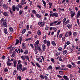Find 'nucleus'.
<instances>
[{"instance_id": "f257e3e1", "label": "nucleus", "mask_w": 80, "mask_h": 80, "mask_svg": "<svg viewBox=\"0 0 80 80\" xmlns=\"http://www.w3.org/2000/svg\"><path fill=\"white\" fill-rule=\"evenodd\" d=\"M17 68L18 70H19V71L21 72V71H22V65L20 64L18 65V64H17Z\"/></svg>"}, {"instance_id": "f03ea898", "label": "nucleus", "mask_w": 80, "mask_h": 80, "mask_svg": "<svg viewBox=\"0 0 80 80\" xmlns=\"http://www.w3.org/2000/svg\"><path fill=\"white\" fill-rule=\"evenodd\" d=\"M38 44H39V41L37 40L36 42H35V44H34V46L35 48V50H38V48H36L39 47V46L38 45Z\"/></svg>"}, {"instance_id": "7ed1b4c3", "label": "nucleus", "mask_w": 80, "mask_h": 80, "mask_svg": "<svg viewBox=\"0 0 80 80\" xmlns=\"http://www.w3.org/2000/svg\"><path fill=\"white\" fill-rule=\"evenodd\" d=\"M54 16L55 17H58V14L57 13H54L52 14V17H53Z\"/></svg>"}, {"instance_id": "20e7f679", "label": "nucleus", "mask_w": 80, "mask_h": 80, "mask_svg": "<svg viewBox=\"0 0 80 80\" xmlns=\"http://www.w3.org/2000/svg\"><path fill=\"white\" fill-rule=\"evenodd\" d=\"M13 63L14 64V67H16V66L17 65H16L17 64V62L16 61H14L13 62Z\"/></svg>"}, {"instance_id": "39448f33", "label": "nucleus", "mask_w": 80, "mask_h": 80, "mask_svg": "<svg viewBox=\"0 0 80 80\" xmlns=\"http://www.w3.org/2000/svg\"><path fill=\"white\" fill-rule=\"evenodd\" d=\"M63 78L65 80H69V79L67 76L64 75Z\"/></svg>"}, {"instance_id": "423d86ee", "label": "nucleus", "mask_w": 80, "mask_h": 80, "mask_svg": "<svg viewBox=\"0 0 80 80\" xmlns=\"http://www.w3.org/2000/svg\"><path fill=\"white\" fill-rule=\"evenodd\" d=\"M37 60L40 63L42 62V60L40 58H37Z\"/></svg>"}, {"instance_id": "0eeeda50", "label": "nucleus", "mask_w": 80, "mask_h": 80, "mask_svg": "<svg viewBox=\"0 0 80 80\" xmlns=\"http://www.w3.org/2000/svg\"><path fill=\"white\" fill-rule=\"evenodd\" d=\"M42 50L43 51V52H44V51H45V45L43 44L42 46Z\"/></svg>"}, {"instance_id": "6e6552de", "label": "nucleus", "mask_w": 80, "mask_h": 80, "mask_svg": "<svg viewBox=\"0 0 80 80\" xmlns=\"http://www.w3.org/2000/svg\"><path fill=\"white\" fill-rule=\"evenodd\" d=\"M4 23V22H5V19L4 18H2L1 20V23Z\"/></svg>"}, {"instance_id": "1a4fd4ad", "label": "nucleus", "mask_w": 80, "mask_h": 80, "mask_svg": "<svg viewBox=\"0 0 80 80\" xmlns=\"http://www.w3.org/2000/svg\"><path fill=\"white\" fill-rule=\"evenodd\" d=\"M3 14L4 16H6V17H8V16H9L8 13H7L6 12L3 13Z\"/></svg>"}, {"instance_id": "9d476101", "label": "nucleus", "mask_w": 80, "mask_h": 80, "mask_svg": "<svg viewBox=\"0 0 80 80\" xmlns=\"http://www.w3.org/2000/svg\"><path fill=\"white\" fill-rule=\"evenodd\" d=\"M72 24H68L67 27H68V28L69 29H70L71 28H72Z\"/></svg>"}, {"instance_id": "9b49d317", "label": "nucleus", "mask_w": 80, "mask_h": 80, "mask_svg": "<svg viewBox=\"0 0 80 80\" xmlns=\"http://www.w3.org/2000/svg\"><path fill=\"white\" fill-rule=\"evenodd\" d=\"M3 26L5 27H7L8 25H7V23L6 22H4L3 23Z\"/></svg>"}, {"instance_id": "f8f14e48", "label": "nucleus", "mask_w": 80, "mask_h": 80, "mask_svg": "<svg viewBox=\"0 0 80 80\" xmlns=\"http://www.w3.org/2000/svg\"><path fill=\"white\" fill-rule=\"evenodd\" d=\"M12 8L13 12H15V8H16V7L15 5L13 6L12 7Z\"/></svg>"}, {"instance_id": "ddd939ff", "label": "nucleus", "mask_w": 80, "mask_h": 80, "mask_svg": "<svg viewBox=\"0 0 80 80\" xmlns=\"http://www.w3.org/2000/svg\"><path fill=\"white\" fill-rule=\"evenodd\" d=\"M22 48L23 49H24V48H25L26 46L25 43H22Z\"/></svg>"}, {"instance_id": "4468645a", "label": "nucleus", "mask_w": 80, "mask_h": 80, "mask_svg": "<svg viewBox=\"0 0 80 80\" xmlns=\"http://www.w3.org/2000/svg\"><path fill=\"white\" fill-rule=\"evenodd\" d=\"M52 43L53 46H54V47L56 46V44L55 43V42L54 41H52Z\"/></svg>"}, {"instance_id": "2eb2a0df", "label": "nucleus", "mask_w": 80, "mask_h": 80, "mask_svg": "<svg viewBox=\"0 0 80 80\" xmlns=\"http://www.w3.org/2000/svg\"><path fill=\"white\" fill-rule=\"evenodd\" d=\"M9 29L11 32H13V29L12 27H10L9 28Z\"/></svg>"}, {"instance_id": "dca6fc26", "label": "nucleus", "mask_w": 80, "mask_h": 80, "mask_svg": "<svg viewBox=\"0 0 80 80\" xmlns=\"http://www.w3.org/2000/svg\"><path fill=\"white\" fill-rule=\"evenodd\" d=\"M2 6L4 8H5V9H7V8H8L7 5H6L5 4H3L2 5Z\"/></svg>"}, {"instance_id": "f3484780", "label": "nucleus", "mask_w": 80, "mask_h": 80, "mask_svg": "<svg viewBox=\"0 0 80 80\" xmlns=\"http://www.w3.org/2000/svg\"><path fill=\"white\" fill-rule=\"evenodd\" d=\"M18 43H19V40H18V39H16V45H18Z\"/></svg>"}, {"instance_id": "a211bd4d", "label": "nucleus", "mask_w": 80, "mask_h": 80, "mask_svg": "<svg viewBox=\"0 0 80 80\" xmlns=\"http://www.w3.org/2000/svg\"><path fill=\"white\" fill-rule=\"evenodd\" d=\"M75 15V13L73 12V13H71V16L72 18H73V16Z\"/></svg>"}, {"instance_id": "6ab92c4d", "label": "nucleus", "mask_w": 80, "mask_h": 80, "mask_svg": "<svg viewBox=\"0 0 80 80\" xmlns=\"http://www.w3.org/2000/svg\"><path fill=\"white\" fill-rule=\"evenodd\" d=\"M36 17H38V18H41V15L37 14H36Z\"/></svg>"}, {"instance_id": "aec40b11", "label": "nucleus", "mask_w": 80, "mask_h": 80, "mask_svg": "<svg viewBox=\"0 0 80 80\" xmlns=\"http://www.w3.org/2000/svg\"><path fill=\"white\" fill-rule=\"evenodd\" d=\"M4 32L6 34H7L8 33V32H7V30L6 29H4Z\"/></svg>"}, {"instance_id": "412c9836", "label": "nucleus", "mask_w": 80, "mask_h": 80, "mask_svg": "<svg viewBox=\"0 0 80 80\" xmlns=\"http://www.w3.org/2000/svg\"><path fill=\"white\" fill-rule=\"evenodd\" d=\"M67 66V67H68V68H72V65L70 64H68Z\"/></svg>"}, {"instance_id": "4be33fe9", "label": "nucleus", "mask_w": 80, "mask_h": 80, "mask_svg": "<svg viewBox=\"0 0 80 80\" xmlns=\"http://www.w3.org/2000/svg\"><path fill=\"white\" fill-rule=\"evenodd\" d=\"M70 22V21L69 20H67L65 23L64 24L65 25H66V24H67V23H69V22Z\"/></svg>"}, {"instance_id": "5701e85b", "label": "nucleus", "mask_w": 80, "mask_h": 80, "mask_svg": "<svg viewBox=\"0 0 80 80\" xmlns=\"http://www.w3.org/2000/svg\"><path fill=\"white\" fill-rule=\"evenodd\" d=\"M67 53V50H66L63 52L62 53L63 55H65V54H66Z\"/></svg>"}, {"instance_id": "b1692460", "label": "nucleus", "mask_w": 80, "mask_h": 80, "mask_svg": "<svg viewBox=\"0 0 80 80\" xmlns=\"http://www.w3.org/2000/svg\"><path fill=\"white\" fill-rule=\"evenodd\" d=\"M17 79H19V80H22V77L20 76H18L17 78Z\"/></svg>"}, {"instance_id": "393cba45", "label": "nucleus", "mask_w": 80, "mask_h": 80, "mask_svg": "<svg viewBox=\"0 0 80 80\" xmlns=\"http://www.w3.org/2000/svg\"><path fill=\"white\" fill-rule=\"evenodd\" d=\"M50 41H48L47 42V45L48 47H49V46L50 45Z\"/></svg>"}, {"instance_id": "a878e982", "label": "nucleus", "mask_w": 80, "mask_h": 80, "mask_svg": "<svg viewBox=\"0 0 80 80\" xmlns=\"http://www.w3.org/2000/svg\"><path fill=\"white\" fill-rule=\"evenodd\" d=\"M43 4H44V7H46V2H45V1H43V2H42Z\"/></svg>"}, {"instance_id": "bb28decb", "label": "nucleus", "mask_w": 80, "mask_h": 80, "mask_svg": "<svg viewBox=\"0 0 80 80\" xmlns=\"http://www.w3.org/2000/svg\"><path fill=\"white\" fill-rule=\"evenodd\" d=\"M25 70H27V68H22V72H24V71H25Z\"/></svg>"}, {"instance_id": "cd10ccee", "label": "nucleus", "mask_w": 80, "mask_h": 80, "mask_svg": "<svg viewBox=\"0 0 80 80\" xmlns=\"http://www.w3.org/2000/svg\"><path fill=\"white\" fill-rule=\"evenodd\" d=\"M12 62H11L10 63H9L8 62H7V65H8V66H10L11 65H12Z\"/></svg>"}, {"instance_id": "c85d7f7f", "label": "nucleus", "mask_w": 80, "mask_h": 80, "mask_svg": "<svg viewBox=\"0 0 80 80\" xmlns=\"http://www.w3.org/2000/svg\"><path fill=\"white\" fill-rule=\"evenodd\" d=\"M80 11H78L77 17H80Z\"/></svg>"}, {"instance_id": "c756f323", "label": "nucleus", "mask_w": 80, "mask_h": 80, "mask_svg": "<svg viewBox=\"0 0 80 80\" xmlns=\"http://www.w3.org/2000/svg\"><path fill=\"white\" fill-rule=\"evenodd\" d=\"M48 4H49V5L50 6L49 7V8H51V7H52V3L50 2H49Z\"/></svg>"}, {"instance_id": "7c9ffc66", "label": "nucleus", "mask_w": 80, "mask_h": 80, "mask_svg": "<svg viewBox=\"0 0 80 80\" xmlns=\"http://www.w3.org/2000/svg\"><path fill=\"white\" fill-rule=\"evenodd\" d=\"M59 61H61V62H63V60L62 59V57H60L59 58Z\"/></svg>"}, {"instance_id": "2f4dec72", "label": "nucleus", "mask_w": 80, "mask_h": 80, "mask_svg": "<svg viewBox=\"0 0 80 80\" xmlns=\"http://www.w3.org/2000/svg\"><path fill=\"white\" fill-rule=\"evenodd\" d=\"M36 48H38L39 51H41V48H40V46H39Z\"/></svg>"}, {"instance_id": "473e14b6", "label": "nucleus", "mask_w": 80, "mask_h": 80, "mask_svg": "<svg viewBox=\"0 0 80 80\" xmlns=\"http://www.w3.org/2000/svg\"><path fill=\"white\" fill-rule=\"evenodd\" d=\"M41 31H38V34L39 35H41Z\"/></svg>"}, {"instance_id": "72a5a7b5", "label": "nucleus", "mask_w": 80, "mask_h": 80, "mask_svg": "<svg viewBox=\"0 0 80 80\" xmlns=\"http://www.w3.org/2000/svg\"><path fill=\"white\" fill-rule=\"evenodd\" d=\"M59 74H61V75H63V72L62 71H60L59 72Z\"/></svg>"}, {"instance_id": "f704fd0d", "label": "nucleus", "mask_w": 80, "mask_h": 80, "mask_svg": "<svg viewBox=\"0 0 80 80\" xmlns=\"http://www.w3.org/2000/svg\"><path fill=\"white\" fill-rule=\"evenodd\" d=\"M55 24V22H54L50 23V27H51V26H53V24Z\"/></svg>"}, {"instance_id": "c9c22d12", "label": "nucleus", "mask_w": 80, "mask_h": 80, "mask_svg": "<svg viewBox=\"0 0 80 80\" xmlns=\"http://www.w3.org/2000/svg\"><path fill=\"white\" fill-rule=\"evenodd\" d=\"M25 32H26V29H24L22 31V34H23V33H24Z\"/></svg>"}, {"instance_id": "e433bc0d", "label": "nucleus", "mask_w": 80, "mask_h": 80, "mask_svg": "<svg viewBox=\"0 0 80 80\" xmlns=\"http://www.w3.org/2000/svg\"><path fill=\"white\" fill-rule=\"evenodd\" d=\"M45 24V22H43L41 24L42 27H43V26H44V24Z\"/></svg>"}, {"instance_id": "4c0bfd02", "label": "nucleus", "mask_w": 80, "mask_h": 80, "mask_svg": "<svg viewBox=\"0 0 80 80\" xmlns=\"http://www.w3.org/2000/svg\"><path fill=\"white\" fill-rule=\"evenodd\" d=\"M21 58L23 60H25V58H24V56H21Z\"/></svg>"}, {"instance_id": "58836bf2", "label": "nucleus", "mask_w": 80, "mask_h": 80, "mask_svg": "<svg viewBox=\"0 0 80 80\" xmlns=\"http://www.w3.org/2000/svg\"><path fill=\"white\" fill-rule=\"evenodd\" d=\"M36 65L38 67H39V68H40V64L38 63H36Z\"/></svg>"}, {"instance_id": "ea45409f", "label": "nucleus", "mask_w": 80, "mask_h": 80, "mask_svg": "<svg viewBox=\"0 0 80 80\" xmlns=\"http://www.w3.org/2000/svg\"><path fill=\"white\" fill-rule=\"evenodd\" d=\"M48 69L49 70H52V66L50 65L48 67Z\"/></svg>"}, {"instance_id": "a19ab883", "label": "nucleus", "mask_w": 80, "mask_h": 80, "mask_svg": "<svg viewBox=\"0 0 80 80\" xmlns=\"http://www.w3.org/2000/svg\"><path fill=\"white\" fill-rule=\"evenodd\" d=\"M18 7H19V8H22V5L20 4H18Z\"/></svg>"}, {"instance_id": "79ce46f5", "label": "nucleus", "mask_w": 80, "mask_h": 80, "mask_svg": "<svg viewBox=\"0 0 80 80\" xmlns=\"http://www.w3.org/2000/svg\"><path fill=\"white\" fill-rule=\"evenodd\" d=\"M4 71L5 72H8V69L7 68H6L4 70Z\"/></svg>"}, {"instance_id": "37998d69", "label": "nucleus", "mask_w": 80, "mask_h": 80, "mask_svg": "<svg viewBox=\"0 0 80 80\" xmlns=\"http://www.w3.org/2000/svg\"><path fill=\"white\" fill-rule=\"evenodd\" d=\"M26 58L28 60V62H29V58L28 56H25Z\"/></svg>"}, {"instance_id": "c03bdc74", "label": "nucleus", "mask_w": 80, "mask_h": 80, "mask_svg": "<svg viewBox=\"0 0 80 80\" xmlns=\"http://www.w3.org/2000/svg\"><path fill=\"white\" fill-rule=\"evenodd\" d=\"M42 21H40L38 22V25H41V24H42Z\"/></svg>"}, {"instance_id": "a18cd8bd", "label": "nucleus", "mask_w": 80, "mask_h": 80, "mask_svg": "<svg viewBox=\"0 0 80 80\" xmlns=\"http://www.w3.org/2000/svg\"><path fill=\"white\" fill-rule=\"evenodd\" d=\"M17 70H15L14 72H13V75H15V74H16V73H17Z\"/></svg>"}, {"instance_id": "49530a36", "label": "nucleus", "mask_w": 80, "mask_h": 80, "mask_svg": "<svg viewBox=\"0 0 80 80\" xmlns=\"http://www.w3.org/2000/svg\"><path fill=\"white\" fill-rule=\"evenodd\" d=\"M22 13H23V11H20L19 12V15H22Z\"/></svg>"}, {"instance_id": "de8ad7c7", "label": "nucleus", "mask_w": 80, "mask_h": 80, "mask_svg": "<svg viewBox=\"0 0 80 80\" xmlns=\"http://www.w3.org/2000/svg\"><path fill=\"white\" fill-rule=\"evenodd\" d=\"M66 44L67 45H70V41H68L67 42H66Z\"/></svg>"}, {"instance_id": "09e8293b", "label": "nucleus", "mask_w": 80, "mask_h": 80, "mask_svg": "<svg viewBox=\"0 0 80 80\" xmlns=\"http://www.w3.org/2000/svg\"><path fill=\"white\" fill-rule=\"evenodd\" d=\"M65 21H66V18H64L63 19V23H64L65 22Z\"/></svg>"}, {"instance_id": "8fccbe9b", "label": "nucleus", "mask_w": 80, "mask_h": 80, "mask_svg": "<svg viewBox=\"0 0 80 80\" xmlns=\"http://www.w3.org/2000/svg\"><path fill=\"white\" fill-rule=\"evenodd\" d=\"M28 53V51H25L24 53V54H25L26 55Z\"/></svg>"}, {"instance_id": "3c124183", "label": "nucleus", "mask_w": 80, "mask_h": 80, "mask_svg": "<svg viewBox=\"0 0 80 80\" xmlns=\"http://www.w3.org/2000/svg\"><path fill=\"white\" fill-rule=\"evenodd\" d=\"M51 61L52 62H53V63H54V62H55V61L54 60V59L53 58H52L51 59Z\"/></svg>"}, {"instance_id": "603ef678", "label": "nucleus", "mask_w": 80, "mask_h": 80, "mask_svg": "<svg viewBox=\"0 0 80 80\" xmlns=\"http://www.w3.org/2000/svg\"><path fill=\"white\" fill-rule=\"evenodd\" d=\"M58 50H59V51H62V48H59L58 49Z\"/></svg>"}, {"instance_id": "864d4df0", "label": "nucleus", "mask_w": 80, "mask_h": 80, "mask_svg": "<svg viewBox=\"0 0 80 80\" xmlns=\"http://www.w3.org/2000/svg\"><path fill=\"white\" fill-rule=\"evenodd\" d=\"M40 77H41V78H42V79H45V78L44 77H43V75H41L40 76Z\"/></svg>"}, {"instance_id": "5fc2aeb1", "label": "nucleus", "mask_w": 80, "mask_h": 80, "mask_svg": "<svg viewBox=\"0 0 80 80\" xmlns=\"http://www.w3.org/2000/svg\"><path fill=\"white\" fill-rule=\"evenodd\" d=\"M77 23L78 25H80V22H79V19H77Z\"/></svg>"}, {"instance_id": "6e6d98bb", "label": "nucleus", "mask_w": 80, "mask_h": 80, "mask_svg": "<svg viewBox=\"0 0 80 80\" xmlns=\"http://www.w3.org/2000/svg\"><path fill=\"white\" fill-rule=\"evenodd\" d=\"M68 33L69 36H70L72 35V32L69 31Z\"/></svg>"}, {"instance_id": "4d7b16f0", "label": "nucleus", "mask_w": 80, "mask_h": 80, "mask_svg": "<svg viewBox=\"0 0 80 80\" xmlns=\"http://www.w3.org/2000/svg\"><path fill=\"white\" fill-rule=\"evenodd\" d=\"M73 35L74 36H76V35H77V32H74Z\"/></svg>"}, {"instance_id": "13d9d810", "label": "nucleus", "mask_w": 80, "mask_h": 80, "mask_svg": "<svg viewBox=\"0 0 80 80\" xmlns=\"http://www.w3.org/2000/svg\"><path fill=\"white\" fill-rule=\"evenodd\" d=\"M15 56V54H12V56H11V57H12V58L14 57Z\"/></svg>"}, {"instance_id": "bf43d9fd", "label": "nucleus", "mask_w": 80, "mask_h": 80, "mask_svg": "<svg viewBox=\"0 0 80 80\" xmlns=\"http://www.w3.org/2000/svg\"><path fill=\"white\" fill-rule=\"evenodd\" d=\"M24 65H27V62L26 61H24Z\"/></svg>"}, {"instance_id": "052dcab7", "label": "nucleus", "mask_w": 80, "mask_h": 80, "mask_svg": "<svg viewBox=\"0 0 80 80\" xmlns=\"http://www.w3.org/2000/svg\"><path fill=\"white\" fill-rule=\"evenodd\" d=\"M52 30H55V31H56V30H57V28H56L53 27L52 28Z\"/></svg>"}, {"instance_id": "680f3d73", "label": "nucleus", "mask_w": 80, "mask_h": 80, "mask_svg": "<svg viewBox=\"0 0 80 80\" xmlns=\"http://www.w3.org/2000/svg\"><path fill=\"white\" fill-rule=\"evenodd\" d=\"M62 36H63V35L62 34H60L59 36V38H62Z\"/></svg>"}, {"instance_id": "e2e57ef3", "label": "nucleus", "mask_w": 80, "mask_h": 80, "mask_svg": "<svg viewBox=\"0 0 80 80\" xmlns=\"http://www.w3.org/2000/svg\"><path fill=\"white\" fill-rule=\"evenodd\" d=\"M32 13H36V11L35 10H32Z\"/></svg>"}, {"instance_id": "0e129e2a", "label": "nucleus", "mask_w": 80, "mask_h": 80, "mask_svg": "<svg viewBox=\"0 0 80 80\" xmlns=\"http://www.w3.org/2000/svg\"><path fill=\"white\" fill-rule=\"evenodd\" d=\"M56 70H58V69H60V67H57L55 68Z\"/></svg>"}, {"instance_id": "69168bd1", "label": "nucleus", "mask_w": 80, "mask_h": 80, "mask_svg": "<svg viewBox=\"0 0 80 80\" xmlns=\"http://www.w3.org/2000/svg\"><path fill=\"white\" fill-rule=\"evenodd\" d=\"M2 58V59H3V60L5 59V56H3Z\"/></svg>"}, {"instance_id": "338daca9", "label": "nucleus", "mask_w": 80, "mask_h": 80, "mask_svg": "<svg viewBox=\"0 0 80 80\" xmlns=\"http://www.w3.org/2000/svg\"><path fill=\"white\" fill-rule=\"evenodd\" d=\"M43 42H44V43L45 44V43H47V40H44V41H43Z\"/></svg>"}, {"instance_id": "774afa93", "label": "nucleus", "mask_w": 80, "mask_h": 80, "mask_svg": "<svg viewBox=\"0 0 80 80\" xmlns=\"http://www.w3.org/2000/svg\"><path fill=\"white\" fill-rule=\"evenodd\" d=\"M77 53L78 54H80V50H78L77 51Z\"/></svg>"}]
</instances>
